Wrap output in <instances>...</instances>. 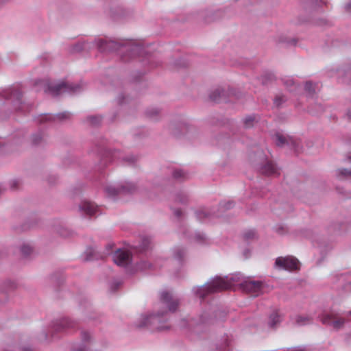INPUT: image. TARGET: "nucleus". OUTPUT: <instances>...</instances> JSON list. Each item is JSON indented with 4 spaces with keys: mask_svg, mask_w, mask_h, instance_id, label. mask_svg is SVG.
I'll list each match as a JSON object with an SVG mask.
<instances>
[{
    "mask_svg": "<svg viewBox=\"0 0 351 351\" xmlns=\"http://www.w3.org/2000/svg\"><path fill=\"white\" fill-rule=\"evenodd\" d=\"M339 176H351V169H340L338 170Z\"/></svg>",
    "mask_w": 351,
    "mask_h": 351,
    "instance_id": "42",
    "label": "nucleus"
},
{
    "mask_svg": "<svg viewBox=\"0 0 351 351\" xmlns=\"http://www.w3.org/2000/svg\"><path fill=\"white\" fill-rule=\"evenodd\" d=\"M195 241L198 243H203L206 241V237L204 233L196 232L195 235Z\"/></svg>",
    "mask_w": 351,
    "mask_h": 351,
    "instance_id": "41",
    "label": "nucleus"
},
{
    "mask_svg": "<svg viewBox=\"0 0 351 351\" xmlns=\"http://www.w3.org/2000/svg\"><path fill=\"white\" fill-rule=\"evenodd\" d=\"M284 85L289 90H293V87L295 86V82L291 77H287L282 79Z\"/></svg>",
    "mask_w": 351,
    "mask_h": 351,
    "instance_id": "36",
    "label": "nucleus"
},
{
    "mask_svg": "<svg viewBox=\"0 0 351 351\" xmlns=\"http://www.w3.org/2000/svg\"><path fill=\"white\" fill-rule=\"evenodd\" d=\"M282 320L281 314L278 311H274L269 316L267 322V327L271 330H276Z\"/></svg>",
    "mask_w": 351,
    "mask_h": 351,
    "instance_id": "19",
    "label": "nucleus"
},
{
    "mask_svg": "<svg viewBox=\"0 0 351 351\" xmlns=\"http://www.w3.org/2000/svg\"><path fill=\"white\" fill-rule=\"evenodd\" d=\"M176 201L181 204H186L188 201V196L184 193H180L176 195Z\"/></svg>",
    "mask_w": 351,
    "mask_h": 351,
    "instance_id": "39",
    "label": "nucleus"
},
{
    "mask_svg": "<svg viewBox=\"0 0 351 351\" xmlns=\"http://www.w3.org/2000/svg\"><path fill=\"white\" fill-rule=\"evenodd\" d=\"M2 191H3V189H1V187L0 186V195L1 194Z\"/></svg>",
    "mask_w": 351,
    "mask_h": 351,
    "instance_id": "62",
    "label": "nucleus"
},
{
    "mask_svg": "<svg viewBox=\"0 0 351 351\" xmlns=\"http://www.w3.org/2000/svg\"><path fill=\"white\" fill-rule=\"evenodd\" d=\"M91 44L95 45L102 53L112 52L123 48L128 53L131 58L140 56L144 53L143 45L136 41L123 39L110 40L107 38L95 39L91 43L87 41L78 42L71 47L70 52L75 53L83 50L90 49Z\"/></svg>",
    "mask_w": 351,
    "mask_h": 351,
    "instance_id": "1",
    "label": "nucleus"
},
{
    "mask_svg": "<svg viewBox=\"0 0 351 351\" xmlns=\"http://www.w3.org/2000/svg\"><path fill=\"white\" fill-rule=\"evenodd\" d=\"M348 160H349V161H350V162H351V156H349L348 157Z\"/></svg>",
    "mask_w": 351,
    "mask_h": 351,
    "instance_id": "61",
    "label": "nucleus"
},
{
    "mask_svg": "<svg viewBox=\"0 0 351 351\" xmlns=\"http://www.w3.org/2000/svg\"><path fill=\"white\" fill-rule=\"evenodd\" d=\"M151 244V240L149 237H143L141 240V243L138 246L136 247L138 248V251L143 252L149 248Z\"/></svg>",
    "mask_w": 351,
    "mask_h": 351,
    "instance_id": "27",
    "label": "nucleus"
},
{
    "mask_svg": "<svg viewBox=\"0 0 351 351\" xmlns=\"http://www.w3.org/2000/svg\"><path fill=\"white\" fill-rule=\"evenodd\" d=\"M213 319L207 312L202 314L198 320L193 323L194 324L192 332L200 337L204 332H206L211 324H213ZM192 325V323L191 324Z\"/></svg>",
    "mask_w": 351,
    "mask_h": 351,
    "instance_id": "8",
    "label": "nucleus"
},
{
    "mask_svg": "<svg viewBox=\"0 0 351 351\" xmlns=\"http://www.w3.org/2000/svg\"><path fill=\"white\" fill-rule=\"evenodd\" d=\"M21 252L25 256H27L32 252V248L28 245H23L21 247Z\"/></svg>",
    "mask_w": 351,
    "mask_h": 351,
    "instance_id": "40",
    "label": "nucleus"
},
{
    "mask_svg": "<svg viewBox=\"0 0 351 351\" xmlns=\"http://www.w3.org/2000/svg\"><path fill=\"white\" fill-rule=\"evenodd\" d=\"M287 101V98L285 95H276L274 99V106L277 108H280L282 105Z\"/></svg>",
    "mask_w": 351,
    "mask_h": 351,
    "instance_id": "29",
    "label": "nucleus"
},
{
    "mask_svg": "<svg viewBox=\"0 0 351 351\" xmlns=\"http://www.w3.org/2000/svg\"><path fill=\"white\" fill-rule=\"evenodd\" d=\"M255 116L254 114H252L245 117L243 120V123L246 128H249L253 126Z\"/></svg>",
    "mask_w": 351,
    "mask_h": 351,
    "instance_id": "34",
    "label": "nucleus"
},
{
    "mask_svg": "<svg viewBox=\"0 0 351 351\" xmlns=\"http://www.w3.org/2000/svg\"><path fill=\"white\" fill-rule=\"evenodd\" d=\"M186 256V250L182 247H176L173 249V257L179 263H182L184 261Z\"/></svg>",
    "mask_w": 351,
    "mask_h": 351,
    "instance_id": "23",
    "label": "nucleus"
},
{
    "mask_svg": "<svg viewBox=\"0 0 351 351\" xmlns=\"http://www.w3.org/2000/svg\"><path fill=\"white\" fill-rule=\"evenodd\" d=\"M160 301L170 312H175L179 304L178 300L173 299L171 294L168 291H162L161 293Z\"/></svg>",
    "mask_w": 351,
    "mask_h": 351,
    "instance_id": "14",
    "label": "nucleus"
},
{
    "mask_svg": "<svg viewBox=\"0 0 351 351\" xmlns=\"http://www.w3.org/2000/svg\"><path fill=\"white\" fill-rule=\"evenodd\" d=\"M320 3H321V4H326V2H325V1H322V0H320Z\"/></svg>",
    "mask_w": 351,
    "mask_h": 351,
    "instance_id": "59",
    "label": "nucleus"
},
{
    "mask_svg": "<svg viewBox=\"0 0 351 351\" xmlns=\"http://www.w3.org/2000/svg\"><path fill=\"white\" fill-rule=\"evenodd\" d=\"M167 313V311H162L155 314L143 316L136 326L140 328L147 327L152 331H161L167 329L168 327L164 325Z\"/></svg>",
    "mask_w": 351,
    "mask_h": 351,
    "instance_id": "4",
    "label": "nucleus"
},
{
    "mask_svg": "<svg viewBox=\"0 0 351 351\" xmlns=\"http://www.w3.org/2000/svg\"><path fill=\"white\" fill-rule=\"evenodd\" d=\"M70 117L71 114L68 112H60L56 114H45L40 116L38 119V122L42 123L44 122H53L56 120L64 121L70 119Z\"/></svg>",
    "mask_w": 351,
    "mask_h": 351,
    "instance_id": "16",
    "label": "nucleus"
},
{
    "mask_svg": "<svg viewBox=\"0 0 351 351\" xmlns=\"http://www.w3.org/2000/svg\"><path fill=\"white\" fill-rule=\"evenodd\" d=\"M117 104L119 105V106H121L123 105L124 103H126L128 102V97H125L123 94H121L118 96L117 99Z\"/></svg>",
    "mask_w": 351,
    "mask_h": 351,
    "instance_id": "44",
    "label": "nucleus"
},
{
    "mask_svg": "<svg viewBox=\"0 0 351 351\" xmlns=\"http://www.w3.org/2000/svg\"><path fill=\"white\" fill-rule=\"evenodd\" d=\"M259 171L267 176H278L280 175L279 169L276 164L269 160H266L264 163L261 165Z\"/></svg>",
    "mask_w": 351,
    "mask_h": 351,
    "instance_id": "15",
    "label": "nucleus"
},
{
    "mask_svg": "<svg viewBox=\"0 0 351 351\" xmlns=\"http://www.w3.org/2000/svg\"><path fill=\"white\" fill-rule=\"evenodd\" d=\"M80 210L84 215L90 217L97 216L101 214L99 210L95 204L88 201H83L79 206Z\"/></svg>",
    "mask_w": 351,
    "mask_h": 351,
    "instance_id": "17",
    "label": "nucleus"
},
{
    "mask_svg": "<svg viewBox=\"0 0 351 351\" xmlns=\"http://www.w3.org/2000/svg\"><path fill=\"white\" fill-rule=\"evenodd\" d=\"M48 91L53 96H58L62 93L75 94L82 90L80 84L60 82L55 85H50L47 88Z\"/></svg>",
    "mask_w": 351,
    "mask_h": 351,
    "instance_id": "7",
    "label": "nucleus"
},
{
    "mask_svg": "<svg viewBox=\"0 0 351 351\" xmlns=\"http://www.w3.org/2000/svg\"><path fill=\"white\" fill-rule=\"evenodd\" d=\"M28 350H29V349H28V348H23V351H28Z\"/></svg>",
    "mask_w": 351,
    "mask_h": 351,
    "instance_id": "60",
    "label": "nucleus"
},
{
    "mask_svg": "<svg viewBox=\"0 0 351 351\" xmlns=\"http://www.w3.org/2000/svg\"><path fill=\"white\" fill-rule=\"evenodd\" d=\"M242 288L252 297H257L262 294L263 283L261 281L245 280L242 283Z\"/></svg>",
    "mask_w": 351,
    "mask_h": 351,
    "instance_id": "11",
    "label": "nucleus"
},
{
    "mask_svg": "<svg viewBox=\"0 0 351 351\" xmlns=\"http://www.w3.org/2000/svg\"><path fill=\"white\" fill-rule=\"evenodd\" d=\"M73 351H86L85 348H79L77 349L73 350Z\"/></svg>",
    "mask_w": 351,
    "mask_h": 351,
    "instance_id": "55",
    "label": "nucleus"
},
{
    "mask_svg": "<svg viewBox=\"0 0 351 351\" xmlns=\"http://www.w3.org/2000/svg\"><path fill=\"white\" fill-rule=\"evenodd\" d=\"M295 322L298 326H304L311 324L312 319L308 316L298 315L295 317Z\"/></svg>",
    "mask_w": 351,
    "mask_h": 351,
    "instance_id": "28",
    "label": "nucleus"
},
{
    "mask_svg": "<svg viewBox=\"0 0 351 351\" xmlns=\"http://www.w3.org/2000/svg\"><path fill=\"white\" fill-rule=\"evenodd\" d=\"M174 215H175L177 217L180 218V217H182V210H181L180 209H176V210H174Z\"/></svg>",
    "mask_w": 351,
    "mask_h": 351,
    "instance_id": "50",
    "label": "nucleus"
},
{
    "mask_svg": "<svg viewBox=\"0 0 351 351\" xmlns=\"http://www.w3.org/2000/svg\"><path fill=\"white\" fill-rule=\"evenodd\" d=\"M346 117H347L348 119L351 121V110L348 111V112L346 114Z\"/></svg>",
    "mask_w": 351,
    "mask_h": 351,
    "instance_id": "54",
    "label": "nucleus"
},
{
    "mask_svg": "<svg viewBox=\"0 0 351 351\" xmlns=\"http://www.w3.org/2000/svg\"><path fill=\"white\" fill-rule=\"evenodd\" d=\"M289 351H306V350L304 348L298 347V348H294Z\"/></svg>",
    "mask_w": 351,
    "mask_h": 351,
    "instance_id": "52",
    "label": "nucleus"
},
{
    "mask_svg": "<svg viewBox=\"0 0 351 351\" xmlns=\"http://www.w3.org/2000/svg\"><path fill=\"white\" fill-rule=\"evenodd\" d=\"M153 265L145 261H142L137 264V269L140 270L152 269Z\"/></svg>",
    "mask_w": 351,
    "mask_h": 351,
    "instance_id": "37",
    "label": "nucleus"
},
{
    "mask_svg": "<svg viewBox=\"0 0 351 351\" xmlns=\"http://www.w3.org/2000/svg\"><path fill=\"white\" fill-rule=\"evenodd\" d=\"M243 239L248 241L256 238V233L254 230H246L243 234Z\"/></svg>",
    "mask_w": 351,
    "mask_h": 351,
    "instance_id": "35",
    "label": "nucleus"
},
{
    "mask_svg": "<svg viewBox=\"0 0 351 351\" xmlns=\"http://www.w3.org/2000/svg\"><path fill=\"white\" fill-rule=\"evenodd\" d=\"M298 260L291 256H280L275 261V267L278 269L294 271L299 269Z\"/></svg>",
    "mask_w": 351,
    "mask_h": 351,
    "instance_id": "9",
    "label": "nucleus"
},
{
    "mask_svg": "<svg viewBox=\"0 0 351 351\" xmlns=\"http://www.w3.org/2000/svg\"><path fill=\"white\" fill-rule=\"evenodd\" d=\"M274 79H275V76H274V75L273 73H265L262 76V83L263 84H267L269 82H271L273 80H274Z\"/></svg>",
    "mask_w": 351,
    "mask_h": 351,
    "instance_id": "38",
    "label": "nucleus"
},
{
    "mask_svg": "<svg viewBox=\"0 0 351 351\" xmlns=\"http://www.w3.org/2000/svg\"><path fill=\"white\" fill-rule=\"evenodd\" d=\"M122 59L124 60V61H126L127 60L125 58V57H122Z\"/></svg>",
    "mask_w": 351,
    "mask_h": 351,
    "instance_id": "63",
    "label": "nucleus"
},
{
    "mask_svg": "<svg viewBox=\"0 0 351 351\" xmlns=\"http://www.w3.org/2000/svg\"><path fill=\"white\" fill-rule=\"evenodd\" d=\"M113 246H114L113 243H108L106 245V254H109L110 253V250H112Z\"/></svg>",
    "mask_w": 351,
    "mask_h": 351,
    "instance_id": "49",
    "label": "nucleus"
},
{
    "mask_svg": "<svg viewBox=\"0 0 351 351\" xmlns=\"http://www.w3.org/2000/svg\"><path fill=\"white\" fill-rule=\"evenodd\" d=\"M351 315V311L345 314H341L335 311H330L324 313L320 317L323 324L332 326L335 330H339L343 328L344 324L348 322L345 317Z\"/></svg>",
    "mask_w": 351,
    "mask_h": 351,
    "instance_id": "5",
    "label": "nucleus"
},
{
    "mask_svg": "<svg viewBox=\"0 0 351 351\" xmlns=\"http://www.w3.org/2000/svg\"><path fill=\"white\" fill-rule=\"evenodd\" d=\"M102 117L99 115L88 116L86 121L93 126H98L101 123Z\"/></svg>",
    "mask_w": 351,
    "mask_h": 351,
    "instance_id": "30",
    "label": "nucleus"
},
{
    "mask_svg": "<svg viewBox=\"0 0 351 351\" xmlns=\"http://www.w3.org/2000/svg\"><path fill=\"white\" fill-rule=\"evenodd\" d=\"M112 259L116 265L125 267L131 263L132 255L128 251L118 249L113 254Z\"/></svg>",
    "mask_w": 351,
    "mask_h": 351,
    "instance_id": "12",
    "label": "nucleus"
},
{
    "mask_svg": "<svg viewBox=\"0 0 351 351\" xmlns=\"http://www.w3.org/2000/svg\"><path fill=\"white\" fill-rule=\"evenodd\" d=\"M282 231H283V227H280V228H279L277 230V232H278V233H282Z\"/></svg>",
    "mask_w": 351,
    "mask_h": 351,
    "instance_id": "56",
    "label": "nucleus"
},
{
    "mask_svg": "<svg viewBox=\"0 0 351 351\" xmlns=\"http://www.w3.org/2000/svg\"><path fill=\"white\" fill-rule=\"evenodd\" d=\"M121 285V282L120 281H113L111 282L110 285V289L112 292H115L119 287Z\"/></svg>",
    "mask_w": 351,
    "mask_h": 351,
    "instance_id": "43",
    "label": "nucleus"
},
{
    "mask_svg": "<svg viewBox=\"0 0 351 351\" xmlns=\"http://www.w3.org/2000/svg\"><path fill=\"white\" fill-rule=\"evenodd\" d=\"M160 110L156 108H149L146 110L145 114L147 117L156 120L159 116Z\"/></svg>",
    "mask_w": 351,
    "mask_h": 351,
    "instance_id": "33",
    "label": "nucleus"
},
{
    "mask_svg": "<svg viewBox=\"0 0 351 351\" xmlns=\"http://www.w3.org/2000/svg\"><path fill=\"white\" fill-rule=\"evenodd\" d=\"M17 184H18V181L14 180V181L12 182L11 187L12 189H16Z\"/></svg>",
    "mask_w": 351,
    "mask_h": 351,
    "instance_id": "53",
    "label": "nucleus"
},
{
    "mask_svg": "<svg viewBox=\"0 0 351 351\" xmlns=\"http://www.w3.org/2000/svg\"><path fill=\"white\" fill-rule=\"evenodd\" d=\"M85 261H93L99 258V256L96 255L95 250L92 247L88 248L85 252Z\"/></svg>",
    "mask_w": 351,
    "mask_h": 351,
    "instance_id": "32",
    "label": "nucleus"
},
{
    "mask_svg": "<svg viewBox=\"0 0 351 351\" xmlns=\"http://www.w3.org/2000/svg\"><path fill=\"white\" fill-rule=\"evenodd\" d=\"M7 0H0V4L1 3H3L4 2H5Z\"/></svg>",
    "mask_w": 351,
    "mask_h": 351,
    "instance_id": "58",
    "label": "nucleus"
},
{
    "mask_svg": "<svg viewBox=\"0 0 351 351\" xmlns=\"http://www.w3.org/2000/svg\"><path fill=\"white\" fill-rule=\"evenodd\" d=\"M244 281L240 273L226 276L224 278L217 276L204 285L194 288L193 291L197 296L202 299H204L210 294L230 289L234 286L235 284L242 287V283L244 282Z\"/></svg>",
    "mask_w": 351,
    "mask_h": 351,
    "instance_id": "2",
    "label": "nucleus"
},
{
    "mask_svg": "<svg viewBox=\"0 0 351 351\" xmlns=\"http://www.w3.org/2000/svg\"><path fill=\"white\" fill-rule=\"evenodd\" d=\"M77 323L68 317H64L53 322L52 328L56 332L65 331L70 328H75Z\"/></svg>",
    "mask_w": 351,
    "mask_h": 351,
    "instance_id": "13",
    "label": "nucleus"
},
{
    "mask_svg": "<svg viewBox=\"0 0 351 351\" xmlns=\"http://www.w3.org/2000/svg\"><path fill=\"white\" fill-rule=\"evenodd\" d=\"M116 159H121L128 165H133L137 160V158L134 156H123L122 152L119 150H111L104 149L101 154V163L106 167L107 165Z\"/></svg>",
    "mask_w": 351,
    "mask_h": 351,
    "instance_id": "6",
    "label": "nucleus"
},
{
    "mask_svg": "<svg viewBox=\"0 0 351 351\" xmlns=\"http://www.w3.org/2000/svg\"><path fill=\"white\" fill-rule=\"evenodd\" d=\"M234 206V203L233 201L228 200V201H221L219 203V210L221 212L230 210Z\"/></svg>",
    "mask_w": 351,
    "mask_h": 351,
    "instance_id": "31",
    "label": "nucleus"
},
{
    "mask_svg": "<svg viewBox=\"0 0 351 351\" xmlns=\"http://www.w3.org/2000/svg\"><path fill=\"white\" fill-rule=\"evenodd\" d=\"M5 285L7 291L14 290L16 287V284L14 282L10 280L7 281L5 282Z\"/></svg>",
    "mask_w": 351,
    "mask_h": 351,
    "instance_id": "45",
    "label": "nucleus"
},
{
    "mask_svg": "<svg viewBox=\"0 0 351 351\" xmlns=\"http://www.w3.org/2000/svg\"><path fill=\"white\" fill-rule=\"evenodd\" d=\"M147 62L149 64H151V67H154V66H158V64H154L153 63V57L150 55H148L147 56Z\"/></svg>",
    "mask_w": 351,
    "mask_h": 351,
    "instance_id": "47",
    "label": "nucleus"
},
{
    "mask_svg": "<svg viewBox=\"0 0 351 351\" xmlns=\"http://www.w3.org/2000/svg\"><path fill=\"white\" fill-rule=\"evenodd\" d=\"M115 119V117L112 119V121H113Z\"/></svg>",
    "mask_w": 351,
    "mask_h": 351,
    "instance_id": "64",
    "label": "nucleus"
},
{
    "mask_svg": "<svg viewBox=\"0 0 351 351\" xmlns=\"http://www.w3.org/2000/svg\"><path fill=\"white\" fill-rule=\"evenodd\" d=\"M344 8L346 12H351V0L345 5Z\"/></svg>",
    "mask_w": 351,
    "mask_h": 351,
    "instance_id": "48",
    "label": "nucleus"
},
{
    "mask_svg": "<svg viewBox=\"0 0 351 351\" xmlns=\"http://www.w3.org/2000/svg\"><path fill=\"white\" fill-rule=\"evenodd\" d=\"M45 141L44 135L43 132H38L32 136V143L33 145H42Z\"/></svg>",
    "mask_w": 351,
    "mask_h": 351,
    "instance_id": "25",
    "label": "nucleus"
},
{
    "mask_svg": "<svg viewBox=\"0 0 351 351\" xmlns=\"http://www.w3.org/2000/svg\"><path fill=\"white\" fill-rule=\"evenodd\" d=\"M276 138V144L278 147H283L285 145H290L291 147L294 149V151L297 153L299 152V145L296 141H295L292 138L288 137L287 138L284 135L280 133H276L275 134Z\"/></svg>",
    "mask_w": 351,
    "mask_h": 351,
    "instance_id": "18",
    "label": "nucleus"
},
{
    "mask_svg": "<svg viewBox=\"0 0 351 351\" xmlns=\"http://www.w3.org/2000/svg\"><path fill=\"white\" fill-rule=\"evenodd\" d=\"M291 44L295 45L296 44V40L295 39H293L291 40Z\"/></svg>",
    "mask_w": 351,
    "mask_h": 351,
    "instance_id": "57",
    "label": "nucleus"
},
{
    "mask_svg": "<svg viewBox=\"0 0 351 351\" xmlns=\"http://www.w3.org/2000/svg\"><path fill=\"white\" fill-rule=\"evenodd\" d=\"M231 341V339L227 335L223 336L220 341L216 345L217 350L219 351H230Z\"/></svg>",
    "mask_w": 351,
    "mask_h": 351,
    "instance_id": "22",
    "label": "nucleus"
},
{
    "mask_svg": "<svg viewBox=\"0 0 351 351\" xmlns=\"http://www.w3.org/2000/svg\"><path fill=\"white\" fill-rule=\"evenodd\" d=\"M136 190V185L131 182H125L118 187L108 186L105 188V192L110 197H114L120 193H132Z\"/></svg>",
    "mask_w": 351,
    "mask_h": 351,
    "instance_id": "10",
    "label": "nucleus"
},
{
    "mask_svg": "<svg viewBox=\"0 0 351 351\" xmlns=\"http://www.w3.org/2000/svg\"><path fill=\"white\" fill-rule=\"evenodd\" d=\"M81 336H82V341L84 342L88 341L90 339V334L86 331H82L81 333Z\"/></svg>",
    "mask_w": 351,
    "mask_h": 351,
    "instance_id": "46",
    "label": "nucleus"
},
{
    "mask_svg": "<svg viewBox=\"0 0 351 351\" xmlns=\"http://www.w3.org/2000/svg\"><path fill=\"white\" fill-rule=\"evenodd\" d=\"M173 179L178 181H183L187 178V173L180 169H175L171 172Z\"/></svg>",
    "mask_w": 351,
    "mask_h": 351,
    "instance_id": "24",
    "label": "nucleus"
},
{
    "mask_svg": "<svg viewBox=\"0 0 351 351\" xmlns=\"http://www.w3.org/2000/svg\"><path fill=\"white\" fill-rule=\"evenodd\" d=\"M315 24L317 25H324L326 24V21L325 19H319L315 22Z\"/></svg>",
    "mask_w": 351,
    "mask_h": 351,
    "instance_id": "51",
    "label": "nucleus"
},
{
    "mask_svg": "<svg viewBox=\"0 0 351 351\" xmlns=\"http://www.w3.org/2000/svg\"><path fill=\"white\" fill-rule=\"evenodd\" d=\"M317 84H314L311 81H307L304 85V90L311 97H313L315 94V86Z\"/></svg>",
    "mask_w": 351,
    "mask_h": 351,
    "instance_id": "26",
    "label": "nucleus"
},
{
    "mask_svg": "<svg viewBox=\"0 0 351 351\" xmlns=\"http://www.w3.org/2000/svg\"><path fill=\"white\" fill-rule=\"evenodd\" d=\"M228 96L227 91L224 88L219 87L210 93L209 97L213 101L221 102L226 101Z\"/></svg>",
    "mask_w": 351,
    "mask_h": 351,
    "instance_id": "20",
    "label": "nucleus"
},
{
    "mask_svg": "<svg viewBox=\"0 0 351 351\" xmlns=\"http://www.w3.org/2000/svg\"><path fill=\"white\" fill-rule=\"evenodd\" d=\"M0 97L13 106L15 112L25 113L32 109V105L22 101V93L18 88H8L0 93Z\"/></svg>",
    "mask_w": 351,
    "mask_h": 351,
    "instance_id": "3",
    "label": "nucleus"
},
{
    "mask_svg": "<svg viewBox=\"0 0 351 351\" xmlns=\"http://www.w3.org/2000/svg\"><path fill=\"white\" fill-rule=\"evenodd\" d=\"M195 215L197 219L202 222L206 221L207 219H209L211 216H215L216 217H221L219 213H216L215 212H208L204 210H198L195 212Z\"/></svg>",
    "mask_w": 351,
    "mask_h": 351,
    "instance_id": "21",
    "label": "nucleus"
}]
</instances>
